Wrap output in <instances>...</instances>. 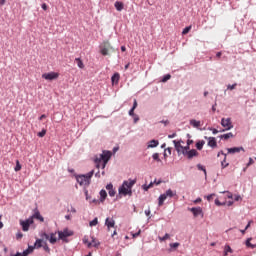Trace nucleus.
Here are the masks:
<instances>
[{
	"label": "nucleus",
	"mask_w": 256,
	"mask_h": 256,
	"mask_svg": "<svg viewBox=\"0 0 256 256\" xmlns=\"http://www.w3.org/2000/svg\"><path fill=\"white\" fill-rule=\"evenodd\" d=\"M111 151H103L102 154L96 156L94 159V163L97 169H105L107 167V163H109V159H111Z\"/></svg>",
	"instance_id": "nucleus-1"
},
{
	"label": "nucleus",
	"mask_w": 256,
	"mask_h": 256,
	"mask_svg": "<svg viewBox=\"0 0 256 256\" xmlns=\"http://www.w3.org/2000/svg\"><path fill=\"white\" fill-rule=\"evenodd\" d=\"M135 183H137L136 179L124 181L122 186L119 188L120 195H133V191L131 189H133V185H135Z\"/></svg>",
	"instance_id": "nucleus-2"
},
{
	"label": "nucleus",
	"mask_w": 256,
	"mask_h": 256,
	"mask_svg": "<svg viewBox=\"0 0 256 256\" xmlns=\"http://www.w3.org/2000/svg\"><path fill=\"white\" fill-rule=\"evenodd\" d=\"M95 170L90 171L86 175L77 176L76 180L79 185L87 187L91 183V177H93Z\"/></svg>",
	"instance_id": "nucleus-3"
},
{
	"label": "nucleus",
	"mask_w": 256,
	"mask_h": 256,
	"mask_svg": "<svg viewBox=\"0 0 256 256\" xmlns=\"http://www.w3.org/2000/svg\"><path fill=\"white\" fill-rule=\"evenodd\" d=\"M175 195H177L176 191H173L171 189H168L164 194L160 195L158 198V206L159 207H163V204L165 203V200L167 199V197H175Z\"/></svg>",
	"instance_id": "nucleus-4"
},
{
	"label": "nucleus",
	"mask_w": 256,
	"mask_h": 256,
	"mask_svg": "<svg viewBox=\"0 0 256 256\" xmlns=\"http://www.w3.org/2000/svg\"><path fill=\"white\" fill-rule=\"evenodd\" d=\"M109 51H115L113 49V46H111V43L109 41H105L100 45V53L101 55L107 56L109 55Z\"/></svg>",
	"instance_id": "nucleus-5"
},
{
	"label": "nucleus",
	"mask_w": 256,
	"mask_h": 256,
	"mask_svg": "<svg viewBox=\"0 0 256 256\" xmlns=\"http://www.w3.org/2000/svg\"><path fill=\"white\" fill-rule=\"evenodd\" d=\"M174 143V147L177 151V153H182V155H185L186 153H188V151H190V147L188 146V144L186 146L181 145V142H177V140H173Z\"/></svg>",
	"instance_id": "nucleus-6"
},
{
	"label": "nucleus",
	"mask_w": 256,
	"mask_h": 256,
	"mask_svg": "<svg viewBox=\"0 0 256 256\" xmlns=\"http://www.w3.org/2000/svg\"><path fill=\"white\" fill-rule=\"evenodd\" d=\"M42 79H45L46 81H55L59 79V73L57 72H49L42 74Z\"/></svg>",
	"instance_id": "nucleus-7"
},
{
	"label": "nucleus",
	"mask_w": 256,
	"mask_h": 256,
	"mask_svg": "<svg viewBox=\"0 0 256 256\" xmlns=\"http://www.w3.org/2000/svg\"><path fill=\"white\" fill-rule=\"evenodd\" d=\"M221 125L224 127L225 131H231V129H233L231 118H222Z\"/></svg>",
	"instance_id": "nucleus-8"
},
{
	"label": "nucleus",
	"mask_w": 256,
	"mask_h": 256,
	"mask_svg": "<svg viewBox=\"0 0 256 256\" xmlns=\"http://www.w3.org/2000/svg\"><path fill=\"white\" fill-rule=\"evenodd\" d=\"M33 223H34L33 218H28L25 221H22V220L20 221V225L23 231H29V227H31Z\"/></svg>",
	"instance_id": "nucleus-9"
},
{
	"label": "nucleus",
	"mask_w": 256,
	"mask_h": 256,
	"mask_svg": "<svg viewBox=\"0 0 256 256\" xmlns=\"http://www.w3.org/2000/svg\"><path fill=\"white\" fill-rule=\"evenodd\" d=\"M42 237H45V239H48L49 243L52 245H55L57 243V233H51L48 235L47 233H44Z\"/></svg>",
	"instance_id": "nucleus-10"
},
{
	"label": "nucleus",
	"mask_w": 256,
	"mask_h": 256,
	"mask_svg": "<svg viewBox=\"0 0 256 256\" xmlns=\"http://www.w3.org/2000/svg\"><path fill=\"white\" fill-rule=\"evenodd\" d=\"M71 235H73V233L71 231H68L67 229H65L64 231H58L59 239H61L62 241L67 239V237H71Z\"/></svg>",
	"instance_id": "nucleus-11"
},
{
	"label": "nucleus",
	"mask_w": 256,
	"mask_h": 256,
	"mask_svg": "<svg viewBox=\"0 0 256 256\" xmlns=\"http://www.w3.org/2000/svg\"><path fill=\"white\" fill-rule=\"evenodd\" d=\"M184 157H187V159H193V157H199V152H197L195 149H191L184 154Z\"/></svg>",
	"instance_id": "nucleus-12"
},
{
	"label": "nucleus",
	"mask_w": 256,
	"mask_h": 256,
	"mask_svg": "<svg viewBox=\"0 0 256 256\" xmlns=\"http://www.w3.org/2000/svg\"><path fill=\"white\" fill-rule=\"evenodd\" d=\"M221 155H224V160L221 162V166L222 169H225L226 167H229V163H227V154L223 153V151H220L217 157H221Z\"/></svg>",
	"instance_id": "nucleus-13"
},
{
	"label": "nucleus",
	"mask_w": 256,
	"mask_h": 256,
	"mask_svg": "<svg viewBox=\"0 0 256 256\" xmlns=\"http://www.w3.org/2000/svg\"><path fill=\"white\" fill-rule=\"evenodd\" d=\"M205 139H208V147H212L213 149L217 147V139H215V137H205Z\"/></svg>",
	"instance_id": "nucleus-14"
},
{
	"label": "nucleus",
	"mask_w": 256,
	"mask_h": 256,
	"mask_svg": "<svg viewBox=\"0 0 256 256\" xmlns=\"http://www.w3.org/2000/svg\"><path fill=\"white\" fill-rule=\"evenodd\" d=\"M191 213H193L194 217H199L203 213V209L201 207L190 208Z\"/></svg>",
	"instance_id": "nucleus-15"
},
{
	"label": "nucleus",
	"mask_w": 256,
	"mask_h": 256,
	"mask_svg": "<svg viewBox=\"0 0 256 256\" xmlns=\"http://www.w3.org/2000/svg\"><path fill=\"white\" fill-rule=\"evenodd\" d=\"M228 153L230 154H235V153H240L241 151H245L243 147H234V148H228L227 149Z\"/></svg>",
	"instance_id": "nucleus-16"
},
{
	"label": "nucleus",
	"mask_w": 256,
	"mask_h": 256,
	"mask_svg": "<svg viewBox=\"0 0 256 256\" xmlns=\"http://www.w3.org/2000/svg\"><path fill=\"white\" fill-rule=\"evenodd\" d=\"M30 218H32V220L38 219V221H41V223H43L45 221V218H43V216H41V213L38 210Z\"/></svg>",
	"instance_id": "nucleus-17"
},
{
	"label": "nucleus",
	"mask_w": 256,
	"mask_h": 256,
	"mask_svg": "<svg viewBox=\"0 0 256 256\" xmlns=\"http://www.w3.org/2000/svg\"><path fill=\"white\" fill-rule=\"evenodd\" d=\"M105 225L108 229H111V227H115V220L113 218H106Z\"/></svg>",
	"instance_id": "nucleus-18"
},
{
	"label": "nucleus",
	"mask_w": 256,
	"mask_h": 256,
	"mask_svg": "<svg viewBox=\"0 0 256 256\" xmlns=\"http://www.w3.org/2000/svg\"><path fill=\"white\" fill-rule=\"evenodd\" d=\"M119 79H121V76L119 73H115L111 78L112 85H117L119 83Z\"/></svg>",
	"instance_id": "nucleus-19"
},
{
	"label": "nucleus",
	"mask_w": 256,
	"mask_h": 256,
	"mask_svg": "<svg viewBox=\"0 0 256 256\" xmlns=\"http://www.w3.org/2000/svg\"><path fill=\"white\" fill-rule=\"evenodd\" d=\"M106 189H107V191H108V193H109V195H110V197H115V190L113 189V184H108L107 186H106Z\"/></svg>",
	"instance_id": "nucleus-20"
},
{
	"label": "nucleus",
	"mask_w": 256,
	"mask_h": 256,
	"mask_svg": "<svg viewBox=\"0 0 256 256\" xmlns=\"http://www.w3.org/2000/svg\"><path fill=\"white\" fill-rule=\"evenodd\" d=\"M159 145V140H151L148 143V149H153Z\"/></svg>",
	"instance_id": "nucleus-21"
},
{
	"label": "nucleus",
	"mask_w": 256,
	"mask_h": 256,
	"mask_svg": "<svg viewBox=\"0 0 256 256\" xmlns=\"http://www.w3.org/2000/svg\"><path fill=\"white\" fill-rule=\"evenodd\" d=\"M114 7L117 11H121L122 9H124L125 5L123 4V2L116 1L114 3Z\"/></svg>",
	"instance_id": "nucleus-22"
},
{
	"label": "nucleus",
	"mask_w": 256,
	"mask_h": 256,
	"mask_svg": "<svg viewBox=\"0 0 256 256\" xmlns=\"http://www.w3.org/2000/svg\"><path fill=\"white\" fill-rule=\"evenodd\" d=\"M251 241H253V238H248L245 242L246 247L249 249H255L256 244H252Z\"/></svg>",
	"instance_id": "nucleus-23"
},
{
	"label": "nucleus",
	"mask_w": 256,
	"mask_h": 256,
	"mask_svg": "<svg viewBox=\"0 0 256 256\" xmlns=\"http://www.w3.org/2000/svg\"><path fill=\"white\" fill-rule=\"evenodd\" d=\"M105 199H107V191L105 190H101L100 191V202L104 203Z\"/></svg>",
	"instance_id": "nucleus-24"
},
{
	"label": "nucleus",
	"mask_w": 256,
	"mask_h": 256,
	"mask_svg": "<svg viewBox=\"0 0 256 256\" xmlns=\"http://www.w3.org/2000/svg\"><path fill=\"white\" fill-rule=\"evenodd\" d=\"M190 125H192V127H195V128L201 127V121L192 119V120H190Z\"/></svg>",
	"instance_id": "nucleus-25"
},
{
	"label": "nucleus",
	"mask_w": 256,
	"mask_h": 256,
	"mask_svg": "<svg viewBox=\"0 0 256 256\" xmlns=\"http://www.w3.org/2000/svg\"><path fill=\"white\" fill-rule=\"evenodd\" d=\"M204 145H205V140H200L196 143V149H198V151H201Z\"/></svg>",
	"instance_id": "nucleus-26"
},
{
	"label": "nucleus",
	"mask_w": 256,
	"mask_h": 256,
	"mask_svg": "<svg viewBox=\"0 0 256 256\" xmlns=\"http://www.w3.org/2000/svg\"><path fill=\"white\" fill-rule=\"evenodd\" d=\"M75 62L77 63L79 69H85V64H83V60H81V58H76Z\"/></svg>",
	"instance_id": "nucleus-27"
},
{
	"label": "nucleus",
	"mask_w": 256,
	"mask_h": 256,
	"mask_svg": "<svg viewBox=\"0 0 256 256\" xmlns=\"http://www.w3.org/2000/svg\"><path fill=\"white\" fill-rule=\"evenodd\" d=\"M229 253H233V249H231V246L226 245L224 247V256H227Z\"/></svg>",
	"instance_id": "nucleus-28"
},
{
	"label": "nucleus",
	"mask_w": 256,
	"mask_h": 256,
	"mask_svg": "<svg viewBox=\"0 0 256 256\" xmlns=\"http://www.w3.org/2000/svg\"><path fill=\"white\" fill-rule=\"evenodd\" d=\"M233 137H234V135H233L231 132H229V133H227V134L221 135V136H220V139H225V140H227V139H231V138H233Z\"/></svg>",
	"instance_id": "nucleus-29"
},
{
	"label": "nucleus",
	"mask_w": 256,
	"mask_h": 256,
	"mask_svg": "<svg viewBox=\"0 0 256 256\" xmlns=\"http://www.w3.org/2000/svg\"><path fill=\"white\" fill-rule=\"evenodd\" d=\"M90 245H91V247H99V241H97L95 238L91 237Z\"/></svg>",
	"instance_id": "nucleus-30"
},
{
	"label": "nucleus",
	"mask_w": 256,
	"mask_h": 256,
	"mask_svg": "<svg viewBox=\"0 0 256 256\" xmlns=\"http://www.w3.org/2000/svg\"><path fill=\"white\" fill-rule=\"evenodd\" d=\"M197 169L199 171H203L205 177H207V169H205V166L201 165V164H197Z\"/></svg>",
	"instance_id": "nucleus-31"
},
{
	"label": "nucleus",
	"mask_w": 256,
	"mask_h": 256,
	"mask_svg": "<svg viewBox=\"0 0 256 256\" xmlns=\"http://www.w3.org/2000/svg\"><path fill=\"white\" fill-rule=\"evenodd\" d=\"M83 243L86 245L88 248H91V241L89 240V237L85 236L83 238Z\"/></svg>",
	"instance_id": "nucleus-32"
},
{
	"label": "nucleus",
	"mask_w": 256,
	"mask_h": 256,
	"mask_svg": "<svg viewBox=\"0 0 256 256\" xmlns=\"http://www.w3.org/2000/svg\"><path fill=\"white\" fill-rule=\"evenodd\" d=\"M35 247L36 249H41V247H43V240L42 239L36 240Z\"/></svg>",
	"instance_id": "nucleus-33"
},
{
	"label": "nucleus",
	"mask_w": 256,
	"mask_h": 256,
	"mask_svg": "<svg viewBox=\"0 0 256 256\" xmlns=\"http://www.w3.org/2000/svg\"><path fill=\"white\" fill-rule=\"evenodd\" d=\"M22 166L21 163L19 162V160H16V166L14 168V171L19 172L21 170Z\"/></svg>",
	"instance_id": "nucleus-34"
},
{
	"label": "nucleus",
	"mask_w": 256,
	"mask_h": 256,
	"mask_svg": "<svg viewBox=\"0 0 256 256\" xmlns=\"http://www.w3.org/2000/svg\"><path fill=\"white\" fill-rule=\"evenodd\" d=\"M152 159H154V161H157V163H161V158H159V153H154L152 155Z\"/></svg>",
	"instance_id": "nucleus-35"
},
{
	"label": "nucleus",
	"mask_w": 256,
	"mask_h": 256,
	"mask_svg": "<svg viewBox=\"0 0 256 256\" xmlns=\"http://www.w3.org/2000/svg\"><path fill=\"white\" fill-rule=\"evenodd\" d=\"M189 31H191V26H187L186 28H184L182 31V35H187V33H189Z\"/></svg>",
	"instance_id": "nucleus-36"
},
{
	"label": "nucleus",
	"mask_w": 256,
	"mask_h": 256,
	"mask_svg": "<svg viewBox=\"0 0 256 256\" xmlns=\"http://www.w3.org/2000/svg\"><path fill=\"white\" fill-rule=\"evenodd\" d=\"M99 223L98 219L95 218L94 220L90 221V227H95Z\"/></svg>",
	"instance_id": "nucleus-37"
},
{
	"label": "nucleus",
	"mask_w": 256,
	"mask_h": 256,
	"mask_svg": "<svg viewBox=\"0 0 256 256\" xmlns=\"http://www.w3.org/2000/svg\"><path fill=\"white\" fill-rule=\"evenodd\" d=\"M179 245H181L179 242L170 243L171 249H177V247H179Z\"/></svg>",
	"instance_id": "nucleus-38"
},
{
	"label": "nucleus",
	"mask_w": 256,
	"mask_h": 256,
	"mask_svg": "<svg viewBox=\"0 0 256 256\" xmlns=\"http://www.w3.org/2000/svg\"><path fill=\"white\" fill-rule=\"evenodd\" d=\"M42 247H43L44 251H46L47 253H51V249L49 248L47 243H44V245Z\"/></svg>",
	"instance_id": "nucleus-39"
},
{
	"label": "nucleus",
	"mask_w": 256,
	"mask_h": 256,
	"mask_svg": "<svg viewBox=\"0 0 256 256\" xmlns=\"http://www.w3.org/2000/svg\"><path fill=\"white\" fill-rule=\"evenodd\" d=\"M169 234H165L163 237H159V241H167L169 239Z\"/></svg>",
	"instance_id": "nucleus-40"
},
{
	"label": "nucleus",
	"mask_w": 256,
	"mask_h": 256,
	"mask_svg": "<svg viewBox=\"0 0 256 256\" xmlns=\"http://www.w3.org/2000/svg\"><path fill=\"white\" fill-rule=\"evenodd\" d=\"M235 87H237V83H234L233 85L229 84L227 86V89H229L230 91H233V89H235Z\"/></svg>",
	"instance_id": "nucleus-41"
},
{
	"label": "nucleus",
	"mask_w": 256,
	"mask_h": 256,
	"mask_svg": "<svg viewBox=\"0 0 256 256\" xmlns=\"http://www.w3.org/2000/svg\"><path fill=\"white\" fill-rule=\"evenodd\" d=\"M44 135H47V130L45 129L38 133V137H43Z\"/></svg>",
	"instance_id": "nucleus-42"
},
{
	"label": "nucleus",
	"mask_w": 256,
	"mask_h": 256,
	"mask_svg": "<svg viewBox=\"0 0 256 256\" xmlns=\"http://www.w3.org/2000/svg\"><path fill=\"white\" fill-rule=\"evenodd\" d=\"M171 79V76L169 74L165 75L162 79L163 83H166V81H169Z\"/></svg>",
	"instance_id": "nucleus-43"
},
{
	"label": "nucleus",
	"mask_w": 256,
	"mask_h": 256,
	"mask_svg": "<svg viewBox=\"0 0 256 256\" xmlns=\"http://www.w3.org/2000/svg\"><path fill=\"white\" fill-rule=\"evenodd\" d=\"M255 161H253V158H249V162L246 164V167H251Z\"/></svg>",
	"instance_id": "nucleus-44"
},
{
	"label": "nucleus",
	"mask_w": 256,
	"mask_h": 256,
	"mask_svg": "<svg viewBox=\"0 0 256 256\" xmlns=\"http://www.w3.org/2000/svg\"><path fill=\"white\" fill-rule=\"evenodd\" d=\"M130 117H135V109L131 108L129 111Z\"/></svg>",
	"instance_id": "nucleus-45"
},
{
	"label": "nucleus",
	"mask_w": 256,
	"mask_h": 256,
	"mask_svg": "<svg viewBox=\"0 0 256 256\" xmlns=\"http://www.w3.org/2000/svg\"><path fill=\"white\" fill-rule=\"evenodd\" d=\"M215 205H217L218 207H221V205H225V203H221V202L219 201V199H216V200H215Z\"/></svg>",
	"instance_id": "nucleus-46"
},
{
	"label": "nucleus",
	"mask_w": 256,
	"mask_h": 256,
	"mask_svg": "<svg viewBox=\"0 0 256 256\" xmlns=\"http://www.w3.org/2000/svg\"><path fill=\"white\" fill-rule=\"evenodd\" d=\"M139 235H141V230H139L138 232L132 234L133 239H135L136 237H139Z\"/></svg>",
	"instance_id": "nucleus-47"
},
{
	"label": "nucleus",
	"mask_w": 256,
	"mask_h": 256,
	"mask_svg": "<svg viewBox=\"0 0 256 256\" xmlns=\"http://www.w3.org/2000/svg\"><path fill=\"white\" fill-rule=\"evenodd\" d=\"M213 197H215V194H210L207 196V201H212Z\"/></svg>",
	"instance_id": "nucleus-48"
},
{
	"label": "nucleus",
	"mask_w": 256,
	"mask_h": 256,
	"mask_svg": "<svg viewBox=\"0 0 256 256\" xmlns=\"http://www.w3.org/2000/svg\"><path fill=\"white\" fill-rule=\"evenodd\" d=\"M92 203H94V205H99L101 203V200L94 199L92 200Z\"/></svg>",
	"instance_id": "nucleus-49"
},
{
	"label": "nucleus",
	"mask_w": 256,
	"mask_h": 256,
	"mask_svg": "<svg viewBox=\"0 0 256 256\" xmlns=\"http://www.w3.org/2000/svg\"><path fill=\"white\" fill-rule=\"evenodd\" d=\"M43 119H47V115L42 114V115L39 117V121H43Z\"/></svg>",
	"instance_id": "nucleus-50"
},
{
	"label": "nucleus",
	"mask_w": 256,
	"mask_h": 256,
	"mask_svg": "<svg viewBox=\"0 0 256 256\" xmlns=\"http://www.w3.org/2000/svg\"><path fill=\"white\" fill-rule=\"evenodd\" d=\"M48 8H49V7L47 6V4H45V3L42 4V9H43V11H47Z\"/></svg>",
	"instance_id": "nucleus-51"
},
{
	"label": "nucleus",
	"mask_w": 256,
	"mask_h": 256,
	"mask_svg": "<svg viewBox=\"0 0 256 256\" xmlns=\"http://www.w3.org/2000/svg\"><path fill=\"white\" fill-rule=\"evenodd\" d=\"M132 109H137V99H134V103H133V107H132Z\"/></svg>",
	"instance_id": "nucleus-52"
},
{
	"label": "nucleus",
	"mask_w": 256,
	"mask_h": 256,
	"mask_svg": "<svg viewBox=\"0 0 256 256\" xmlns=\"http://www.w3.org/2000/svg\"><path fill=\"white\" fill-rule=\"evenodd\" d=\"M16 238H17V239H22V238H23V233H21V232L18 233V234L16 235Z\"/></svg>",
	"instance_id": "nucleus-53"
},
{
	"label": "nucleus",
	"mask_w": 256,
	"mask_h": 256,
	"mask_svg": "<svg viewBox=\"0 0 256 256\" xmlns=\"http://www.w3.org/2000/svg\"><path fill=\"white\" fill-rule=\"evenodd\" d=\"M227 198L228 199H233V194L231 192H227Z\"/></svg>",
	"instance_id": "nucleus-54"
},
{
	"label": "nucleus",
	"mask_w": 256,
	"mask_h": 256,
	"mask_svg": "<svg viewBox=\"0 0 256 256\" xmlns=\"http://www.w3.org/2000/svg\"><path fill=\"white\" fill-rule=\"evenodd\" d=\"M211 131H212L213 135H217V133H219V130H217L215 128L211 129Z\"/></svg>",
	"instance_id": "nucleus-55"
},
{
	"label": "nucleus",
	"mask_w": 256,
	"mask_h": 256,
	"mask_svg": "<svg viewBox=\"0 0 256 256\" xmlns=\"http://www.w3.org/2000/svg\"><path fill=\"white\" fill-rule=\"evenodd\" d=\"M225 205H227L228 207H231V205H233V201H228V202H224Z\"/></svg>",
	"instance_id": "nucleus-56"
},
{
	"label": "nucleus",
	"mask_w": 256,
	"mask_h": 256,
	"mask_svg": "<svg viewBox=\"0 0 256 256\" xmlns=\"http://www.w3.org/2000/svg\"><path fill=\"white\" fill-rule=\"evenodd\" d=\"M144 191H149V186L147 184H144L143 186Z\"/></svg>",
	"instance_id": "nucleus-57"
},
{
	"label": "nucleus",
	"mask_w": 256,
	"mask_h": 256,
	"mask_svg": "<svg viewBox=\"0 0 256 256\" xmlns=\"http://www.w3.org/2000/svg\"><path fill=\"white\" fill-rule=\"evenodd\" d=\"M175 137H177V134H176V133H173L172 135H168V138H169V139H173V138H175Z\"/></svg>",
	"instance_id": "nucleus-58"
},
{
	"label": "nucleus",
	"mask_w": 256,
	"mask_h": 256,
	"mask_svg": "<svg viewBox=\"0 0 256 256\" xmlns=\"http://www.w3.org/2000/svg\"><path fill=\"white\" fill-rule=\"evenodd\" d=\"M241 199V196L240 195H236L235 197H234V201H239Z\"/></svg>",
	"instance_id": "nucleus-59"
},
{
	"label": "nucleus",
	"mask_w": 256,
	"mask_h": 256,
	"mask_svg": "<svg viewBox=\"0 0 256 256\" xmlns=\"http://www.w3.org/2000/svg\"><path fill=\"white\" fill-rule=\"evenodd\" d=\"M251 223H252V221L248 222V224L245 227V231H247V229H249V227H251Z\"/></svg>",
	"instance_id": "nucleus-60"
},
{
	"label": "nucleus",
	"mask_w": 256,
	"mask_h": 256,
	"mask_svg": "<svg viewBox=\"0 0 256 256\" xmlns=\"http://www.w3.org/2000/svg\"><path fill=\"white\" fill-rule=\"evenodd\" d=\"M145 215H147V217H149V215H151V210H145Z\"/></svg>",
	"instance_id": "nucleus-61"
},
{
	"label": "nucleus",
	"mask_w": 256,
	"mask_h": 256,
	"mask_svg": "<svg viewBox=\"0 0 256 256\" xmlns=\"http://www.w3.org/2000/svg\"><path fill=\"white\" fill-rule=\"evenodd\" d=\"M187 145H188V146L193 145V140H187Z\"/></svg>",
	"instance_id": "nucleus-62"
},
{
	"label": "nucleus",
	"mask_w": 256,
	"mask_h": 256,
	"mask_svg": "<svg viewBox=\"0 0 256 256\" xmlns=\"http://www.w3.org/2000/svg\"><path fill=\"white\" fill-rule=\"evenodd\" d=\"M161 123H163L164 125H169V120H166V121L162 120Z\"/></svg>",
	"instance_id": "nucleus-63"
},
{
	"label": "nucleus",
	"mask_w": 256,
	"mask_h": 256,
	"mask_svg": "<svg viewBox=\"0 0 256 256\" xmlns=\"http://www.w3.org/2000/svg\"><path fill=\"white\" fill-rule=\"evenodd\" d=\"M194 203H201V198L196 199Z\"/></svg>",
	"instance_id": "nucleus-64"
}]
</instances>
